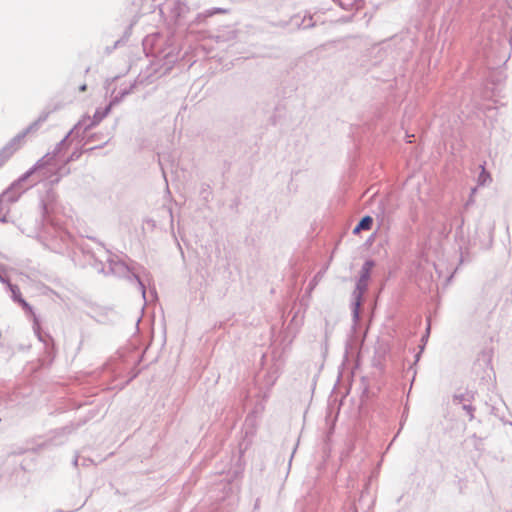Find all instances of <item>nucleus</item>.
<instances>
[{"label":"nucleus","mask_w":512,"mask_h":512,"mask_svg":"<svg viewBox=\"0 0 512 512\" xmlns=\"http://www.w3.org/2000/svg\"><path fill=\"white\" fill-rule=\"evenodd\" d=\"M373 224V219L371 216H364L359 223L356 225V227L353 230L354 234L359 233L361 230H370Z\"/></svg>","instance_id":"obj_7"},{"label":"nucleus","mask_w":512,"mask_h":512,"mask_svg":"<svg viewBox=\"0 0 512 512\" xmlns=\"http://www.w3.org/2000/svg\"><path fill=\"white\" fill-rule=\"evenodd\" d=\"M86 89H87V85L86 84H82V85L79 86V91L80 92H84V91H86Z\"/></svg>","instance_id":"obj_24"},{"label":"nucleus","mask_w":512,"mask_h":512,"mask_svg":"<svg viewBox=\"0 0 512 512\" xmlns=\"http://www.w3.org/2000/svg\"><path fill=\"white\" fill-rule=\"evenodd\" d=\"M16 303L21 305V307L23 308V310L25 312H27V313H32L33 312L32 307L25 301V299H23V297L19 298Z\"/></svg>","instance_id":"obj_11"},{"label":"nucleus","mask_w":512,"mask_h":512,"mask_svg":"<svg viewBox=\"0 0 512 512\" xmlns=\"http://www.w3.org/2000/svg\"><path fill=\"white\" fill-rule=\"evenodd\" d=\"M0 221L2 223H7L9 221L8 216L4 214L3 216L0 217Z\"/></svg>","instance_id":"obj_20"},{"label":"nucleus","mask_w":512,"mask_h":512,"mask_svg":"<svg viewBox=\"0 0 512 512\" xmlns=\"http://www.w3.org/2000/svg\"><path fill=\"white\" fill-rule=\"evenodd\" d=\"M474 399V393L472 391L457 392L453 395L454 404H467L471 403Z\"/></svg>","instance_id":"obj_5"},{"label":"nucleus","mask_w":512,"mask_h":512,"mask_svg":"<svg viewBox=\"0 0 512 512\" xmlns=\"http://www.w3.org/2000/svg\"><path fill=\"white\" fill-rule=\"evenodd\" d=\"M154 72H156L155 66H146L144 70L140 71L134 83L130 85L129 88L121 89L118 94L113 97L110 104L105 108H98L92 118L88 115L83 116V118L79 120L78 123L74 126V129L83 128V132H86L94 126L98 125L110 113L111 107L115 103L121 101L126 95H128L134 87L137 85H147L153 83Z\"/></svg>","instance_id":"obj_1"},{"label":"nucleus","mask_w":512,"mask_h":512,"mask_svg":"<svg viewBox=\"0 0 512 512\" xmlns=\"http://www.w3.org/2000/svg\"><path fill=\"white\" fill-rule=\"evenodd\" d=\"M367 288H368V282L367 281H364V280H361V279L357 280L355 290L353 291V294H352V297H353L352 313H353V318H354L355 321L359 319V309H360V306H361L362 297H363V294L366 292Z\"/></svg>","instance_id":"obj_4"},{"label":"nucleus","mask_w":512,"mask_h":512,"mask_svg":"<svg viewBox=\"0 0 512 512\" xmlns=\"http://www.w3.org/2000/svg\"><path fill=\"white\" fill-rule=\"evenodd\" d=\"M473 203H474V196L470 195L465 206L468 207L469 205H472Z\"/></svg>","instance_id":"obj_19"},{"label":"nucleus","mask_w":512,"mask_h":512,"mask_svg":"<svg viewBox=\"0 0 512 512\" xmlns=\"http://www.w3.org/2000/svg\"><path fill=\"white\" fill-rule=\"evenodd\" d=\"M0 282L6 284L8 286V282H10V281L0 274Z\"/></svg>","instance_id":"obj_22"},{"label":"nucleus","mask_w":512,"mask_h":512,"mask_svg":"<svg viewBox=\"0 0 512 512\" xmlns=\"http://www.w3.org/2000/svg\"><path fill=\"white\" fill-rule=\"evenodd\" d=\"M462 408L463 410H465L467 412V414L469 415V420H473L474 418V411H475V408L470 404V403H467V404H464L462 405Z\"/></svg>","instance_id":"obj_15"},{"label":"nucleus","mask_w":512,"mask_h":512,"mask_svg":"<svg viewBox=\"0 0 512 512\" xmlns=\"http://www.w3.org/2000/svg\"><path fill=\"white\" fill-rule=\"evenodd\" d=\"M8 289L11 292V297L14 302H17L19 298L22 297L20 289L17 285L12 284L11 282H8Z\"/></svg>","instance_id":"obj_8"},{"label":"nucleus","mask_w":512,"mask_h":512,"mask_svg":"<svg viewBox=\"0 0 512 512\" xmlns=\"http://www.w3.org/2000/svg\"><path fill=\"white\" fill-rule=\"evenodd\" d=\"M16 303L21 305V307L23 308V310L25 312H27V313H32L33 312L32 307L25 301V299H23V297L19 298Z\"/></svg>","instance_id":"obj_14"},{"label":"nucleus","mask_w":512,"mask_h":512,"mask_svg":"<svg viewBox=\"0 0 512 512\" xmlns=\"http://www.w3.org/2000/svg\"><path fill=\"white\" fill-rule=\"evenodd\" d=\"M429 332H430V325H428V327L426 329V334L421 339V341L423 342V345L420 347L419 353L416 354V356H415V362L419 361V359H420L421 353L424 349L425 342L427 341V338L429 336Z\"/></svg>","instance_id":"obj_10"},{"label":"nucleus","mask_w":512,"mask_h":512,"mask_svg":"<svg viewBox=\"0 0 512 512\" xmlns=\"http://www.w3.org/2000/svg\"><path fill=\"white\" fill-rule=\"evenodd\" d=\"M68 173H69V169H66L65 165L63 167H60L59 170H58L59 177L55 181L56 182L59 181L60 177H62L63 175H66Z\"/></svg>","instance_id":"obj_18"},{"label":"nucleus","mask_w":512,"mask_h":512,"mask_svg":"<svg viewBox=\"0 0 512 512\" xmlns=\"http://www.w3.org/2000/svg\"><path fill=\"white\" fill-rule=\"evenodd\" d=\"M60 105H55L53 107H46L42 113L39 115L38 119L34 121L31 125L27 127V129L22 133L13 138V140L0 151V167L12 156V154L17 150L18 147H15L16 143H18L27 133L35 131L38 127L44 123L48 116L60 109Z\"/></svg>","instance_id":"obj_3"},{"label":"nucleus","mask_w":512,"mask_h":512,"mask_svg":"<svg viewBox=\"0 0 512 512\" xmlns=\"http://www.w3.org/2000/svg\"><path fill=\"white\" fill-rule=\"evenodd\" d=\"M487 178H489V174L485 171L484 167L482 166V172L479 176V183L484 184Z\"/></svg>","instance_id":"obj_17"},{"label":"nucleus","mask_w":512,"mask_h":512,"mask_svg":"<svg viewBox=\"0 0 512 512\" xmlns=\"http://www.w3.org/2000/svg\"><path fill=\"white\" fill-rule=\"evenodd\" d=\"M34 329H35V332H36V333H37V335H38L39 340H40V341H43L42 336H41V334H40V333H39V331H38V330H39V327H38V326H37V328H36V327H34Z\"/></svg>","instance_id":"obj_25"},{"label":"nucleus","mask_w":512,"mask_h":512,"mask_svg":"<svg viewBox=\"0 0 512 512\" xmlns=\"http://www.w3.org/2000/svg\"><path fill=\"white\" fill-rule=\"evenodd\" d=\"M324 273H325V271H319L315 274V276L313 277V279L310 281V283L308 285V293H310L317 286L319 281L322 279Z\"/></svg>","instance_id":"obj_9"},{"label":"nucleus","mask_w":512,"mask_h":512,"mask_svg":"<svg viewBox=\"0 0 512 512\" xmlns=\"http://www.w3.org/2000/svg\"><path fill=\"white\" fill-rule=\"evenodd\" d=\"M16 303L21 305V307L23 308V310L25 312H27V313H32L33 312L32 307L25 301V299H23V297L19 298Z\"/></svg>","instance_id":"obj_13"},{"label":"nucleus","mask_w":512,"mask_h":512,"mask_svg":"<svg viewBox=\"0 0 512 512\" xmlns=\"http://www.w3.org/2000/svg\"><path fill=\"white\" fill-rule=\"evenodd\" d=\"M169 214H170V218H171V225L173 224V214H172V210L169 209Z\"/></svg>","instance_id":"obj_28"},{"label":"nucleus","mask_w":512,"mask_h":512,"mask_svg":"<svg viewBox=\"0 0 512 512\" xmlns=\"http://www.w3.org/2000/svg\"><path fill=\"white\" fill-rule=\"evenodd\" d=\"M78 461H79V457H78V456H76V457L74 458V460H73V464H74V466H77V465H78Z\"/></svg>","instance_id":"obj_27"},{"label":"nucleus","mask_w":512,"mask_h":512,"mask_svg":"<svg viewBox=\"0 0 512 512\" xmlns=\"http://www.w3.org/2000/svg\"><path fill=\"white\" fill-rule=\"evenodd\" d=\"M81 154H82L81 151H77V150L73 151L71 153V155L68 157V159L66 160L65 165L70 163V162H72V161L78 160L80 158Z\"/></svg>","instance_id":"obj_16"},{"label":"nucleus","mask_w":512,"mask_h":512,"mask_svg":"<svg viewBox=\"0 0 512 512\" xmlns=\"http://www.w3.org/2000/svg\"><path fill=\"white\" fill-rule=\"evenodd\" d=\"M406 417H407V413H406V411H405V412L403 413V415H402V421H401L400 429L403 427V423H404V421H405Z\"/></svg>","instance_id":"obj_23"},{"label":"nucleus","mask_w":512,"mask_h":512,"mask_svg":"<svg viewBox=\"0 0 512 512\" xmlns=\"http://www.w3.org/2000/svg\"><path fill=\"white\" fill-rule=\"evenodd\" d=\"M0 282L6 284L8 286V282H10V281L0 274Z\"/></svg>","instance_id":"obj_21"},{"label":"nucleus","mask_w":512,"mask_h":512,"mask_svg":"<svg viewBox=\"0 0 512 512\" xmlns=\"http://www.w3.org/2000/svg\"><path fill=\"white\" fill-rule=\"evenodd\" d=\"M105 254L107 256V269L102 263H100V267L97 269L105 274H112L118 277L127 278L129 280L134 279L137 282L143 297L145 298V285L140 277L134 272L133 268L126 264L123 260L119 259L116 255H112L108 252H105Z\"/></svg>","instance_id":"obj_2"},{"label":"nucleus","mask_w":512,"mask_h":512,"mask_svg":"<svg viewBox=\"0 0 512 512\" xmlns=\"http://www.w3.org/2000/svg\"><path fill=\"white\" fill-rule=\"evenodd\" d=\"M96 139H98V136H97L96 134H92V135L89 137V139H88V140H89V141H94V140H96Z\"/></svg>","instance_id":"obj_26"},{"label":"nucleus","mask_w":512,"mask_h":512,"mask_svg":"<svg viewBox=\"0 0 512 512\" xmlns=\"http://www.w3.org/2000/svg\"><path fill=\"white\" fill-rule=\"evenodd\" d=\"M375 266V262L371 259L366 260L361 268L359 279L369 281L371 271Z\"/></svg>","instance_id":"obj_6"},{"label":"nucleus","mask_w":512,"mask_h":512,"mask_svg":"<svg viewBox=\"0 0 512 512\" xmlns=\"http://www.w3.org/2000/svg\"><path fill=\"white\" fill-rule=\"evenodd\" d=\"M476 190H477L476 188H472V189H471V193H470V195L474 196V195H475V193H476Z\"/></svg>","instance_id":"obj_29"},{"label":"nucleus","mask_w":512,"mask_h":512,"mask_svg":"<svg viewBox=\"0 0 512 512\" xmlns=\"http://www.w3.org/2000/svg\"><path fill=\"white\" fill-rule=\"evenodd\" d=\"M16 303L21 305V307L23 308V310L25 312H27V313H32L33 312L32 307L25 301V299H23V297L19 298Z\"/></svg>","instance_id":"obj_12"}]
</instances>
